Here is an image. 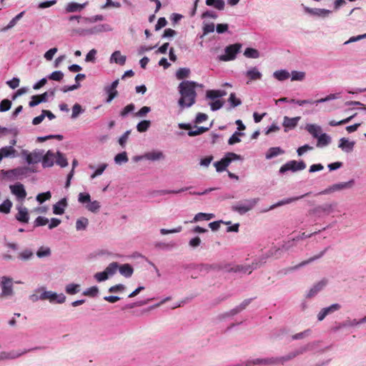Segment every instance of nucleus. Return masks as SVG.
Listing matches in <instances>:
<instances>
[{"instance_id":"obj_54","label":"nucleus","mask_w":366,"mask_h":366,"mask_svg":"<svg viewBox=\"0 0 366 366\" xmlns=\"http://www.w3.org/2000/svg\"><path fill=\"white\" fill-rule=\"evenodd\" d=\"M78 201L81 204L89 203L91 201V197L89 193L81 192L78 196Z\"/></svg>"},{"instance_id":"obj_22","label":"nucleus","mask_w":366,"mask_h":366,"mask_svg":"<svg viewBox=\"0 0 366 366\" xmlns=\"http://www.w3.org/2000/svg\"><path fill=\"white\" fill-rule=\"evenodd\" d=\"M119 270L120 274L125 277H130L134 272V269L129 264H124L121 265L119 267Z\"/></svg>"},{"instance_id":"obj_44","label":"nucleus","mask_w":366,"mask_h":366,"mask_svg":"<svg viewBox=\"0 0 366 366\" xmlns=\"http://www.w3.org/2000/svg\"><path fill=\"white\" fill-rule=\"evenodd\" d=\"M12 203L9 199H6L1 204H0V212L2 213H9Z\"/></svg>"},{"instance_id":"obj_52","label":"nucleus","mask_w":366,"mask_h":366,"mask_svg":"<svg viewBox=\"0 0 366 366\" xmlns=\"http://www.w3.org/2000/svg\"><path fill=\"white\" fill-rule=\"evenodd\" d=\"M135 109V106L134 104H129L127 105L119 113V116L122 117H125L130 112H132Z\"/></svg>"},{"instance_id":"obj_38","label":"nucleus","mask_w":366,"mask_h":366,"mask_svg":"<svg viewBox=\"0 0 366 366\" xmlns=\"http://www.w3.org/2000/svg\"><path fill=\"white\" fill-rule=\"evenodd\" d=\"M80 285L77 284H69L66 287V292L69 295H75L80 291Z\"/></svg>"},{"instance_id":"obj_37","label":"nucleus","mask_w":366,"mask_h":366,"mask_svg":"<svg viewBox=\"0 0 366 366\" xmlns=\"http://www.w3.org/2000/svg\"><path fill=\"white\" fill-rule=\"evenodd\" d=\"M34 256V253L30 249H24L18 254V258L23 261H26Z\"/></svg>"},{"instance_id":"obj_46","label":"nucleus","mask_w":366,"mask_h":366,"mask_svg":"<svg viewBox=\"0 0 366 366\" xmlns=\"http://www.w3.org/2000/svg\"><path fill=\"white\" fill-rule=\"evenodd\" d=\"M189 189V187H184V188H182L180 189H178V190H165V189H163V190H159V191H157L155 192V193L157 194H159V195H164V194H179L182 192H184V191H187Z\"/></svg>"},{"instance_id":"obj_42","label":"nucleus","mask_w":366,"mask_h":366,"mask_svg":"<svg viewBox=\"0 0 366 366\" xmlns=\"http://www.w3.org/2000/svg\"><path fill=\"white\" fill-rule=\"evenodd\" d=\"M211 269L213 270H220V264H200L199 265V270L200 271H206L208 272Z\"/></svg>"},{"instance_id":"obj_26","label":"nucleus","mask_w":366,"mask_h":366,"mask_svg":"<svg viewBox=\"0 0 366 366\" xmlns=\"http://www.w3.org/2000/svg\"><path fill=\"white\" fill-rule=\"evenodd\" d=\"M26 351H24L21 352H18L16 351H11L10 352H1L0 354V360H6V359H14L19 357L22 354L25 353Z\"/></svg>"},{"instance_id":"obj_9","label":"nucleus","mask_w":366,"mask_h":366,"mask_svg":"<svg viewBox=\"0 0 366 366\" xmlns=\"http://www.w3.org/2000/svg\"><path fill=\"white\" fill-rule=\"evenodd\" d=\"M337 206V203H332V204H325L322 205H319L316 207H315L312 210H311V212L316 214H321L322 213L325 214H330V213L333 212L334 208Z\"/></svg>"},{"instance_id":"obj_49","label":"nucleus","mask_w":366,"mask_h":366,"mask_svg":"<svg viewBox=\"0 0 366 366\" xmlns=\"http://www.w3.org/2000/svg\"><path fill=\"white\" fill-rule=\"evenodd\" d=\"M208 130H209L208 127H197L195 130L189 131L188 135L190 137H194V136L202 134Z\"/></svg>"},{"instance_id":"obj_4","label":"nucleus","mask_w":366,"mask_h":366,"mask_svg":"<svg viewBox=\"0 0 366 366\" xmlns=\"http://www.w3.org/2000/svg\"><path fill=\"white\" fill-rule=\"evenodd\" d=\"M256 199H245L243 202H238L232 207V211L237 212L240 214H244L250 211L257 204Z\"/></svg>"},{"instance_id":"obj_28","label":"nucleus","mask_w":366,"mask_h":366,"mask_svg":"<svg viewBox=\"0 0 366 366\" xmlns=\"http://www.w3.org/2000/svg\"><path fill=\"white\" fill-rule=\"evenodd\" d=\"M206 4L214 6L218 10H223L224 8V1L223 0H206Z\"/></svg>"},{"instance_id":"obj_59","label":"nucleus","mask_w":366,"mask_h":366,"mask_svg":"<svg viewBox=\"0 0 366 366\" xmlns=\"http://www.w3.org/2000/svg\"><path fill=\"white\" fill-rule=\"evenodd\" d=\"M40 298L41 300H49L50 301H54L57 298V295L56 293H52L51 292H44L41 295Z\"/></svg>"},{"instance_id":"obj_16","label":"nucleus","mask_w":366,"mask_h":366,"mask_svg":"<svg viewBox=\"0 0 366 366\" xmlns=\"http://www.w3.org/2000/svg\"><path fill=\"white\" fill-rule=\"evenodd\" d=\"M310 194V193H306L305 194H302L301 196H299V197H291V198H287V199H282L280 202H278L277 204H274L273 205H272L269 208V209H273L277 207H280V206H282L284 204H290L293 202H295L297 200H299L300 199H302L304 198L305 197H307Z\"/></svg>"},{"instance_id":"obj_41","label":"nucleus","mask_w":366,"mask_h":366,"mask_svg":"<svg viewBox=\"0 0 366 366\" xmlns=\"http://www.w3.org/2000/svg\"><path fill=\"white\" fill-rule=\"evenodd\" d=\"M274 76L279 81H283L290 77V74L285 70H280L274 73Z\"/></svg>"},{"instance_id":"obj_60","label":"nucleus","mask_w":366,"mask_h":366,"mask_svg":"<svg viewBox=\"0 0 366 366\" xmlns=\"http://www.w3.org/2000/svg\"><path fill=\"white\" fill-rule=\"evenodd\" d=\"M105 91L108 94V97L107 99V103H110L118 94L117 90H111L108 86L105 87Z\"/></svg>"},{"instance_id":"obj_36","label":"nucleus","mask_w":366,"mask_h":366,"mask_svg":"<svg viewBox=\"0 0 366 366\" xmlns=\"http://www.w3.org/2000/svg\"><path fill=\"white\" fill-rule=\"evenodd\" d=\"M244 55L247 58L257 59L259 56V52L255 49L247 48L244 52Z\"/></svg>"},{"instance_id":"obj_8","label":"nucleus","mask_w":366,"mask_h":366,"mask_svg":"<svg viewBox=\"0 0 366 366\" xmlns=\"http://www.w3.org/2000/svg\"><path fill=\"white\" fill-rule=\"evenodd\" d=\"M2 292L1 296H9L13 294L12 290V280L6 277H1L0 281Z\"/></svg>"},{"instance_id":"obj_15","label":"nucleus","mask_w":366,"mask_h":366,"mask_svg":"<svg viewBox=\"0 0 366 366\" xmlns=\"http://www.w3.org/2000/svg\"><path fill=\"white\" fill-rule=\"evenodd\" d=\"M54 154L49 150L41 158L42 165L44 167H49L54 165Z\"/></svg>"},{"instance_id":"obj_14","label":"nucleus","mask_w":366,"mask_h":366,"mask_svg":"<svg viewBox=\"0 0 366 366\" xmlns=\"http://www.w3.org/2000/svg\"><path fill=\"white\" fill-rule=\"evenodd\" d=\"M257 264H255V266H254V264L253 263L252 265H247V266L235 265V266H234V267L227 269V272H244V273L248 272L249 274H250L252 272V269L257 268Z\"/></svg>"},{"instance_id":"obj_45","label":"nucleus","mask_w":366,"mask_h":366,"mask_svg":"<svg viewBox=\"0 0 366 366\" xmlns=\"http://www.w3.org/2000/svg\"><path fill=\"white\" fill-rule=\"evenodd\" d=\"M129 160L127 152H123L122 153H119L117 154L114 157V161L117 164H122V163H126Z\"/></svg>"},{"instance_id":"obj_21","label":"nucleus","mask_w":366,"mask_h":366,"mask_svg":"<svg viewBox=\"0 0 366 366\" xmlns=\"http://www.w3.org/2000/svg\"><path fill=\"white\" fill-rule=\"evenodd\" d=\"M246 76L249 81L261 79L262 75L257 67H252L246 72Z\"/></svg>"},{"instance_id":"obj_35","label":"nucleus","mask_w":366,"mask_h":366,"mask_svg":"<svg viewBox=\"0 0 366 366\" xmlns=\"http://www.w3.org/2000/svg\"><path fill=\"white\" fill-rule=\"evenodd\" d=\"M150 125L151 122L149 120H143L137 124V129L139 132H144L148 130Z\"/></svg>"},{"instance_id":"obj_17","label":"nucleus","mask_w":366,"mask_h":366,"mask_svg":"<svg viewBox=\"0 0 366 366\" xmlns=\"http://www.w3.org/2000/svg\"><path fill=\"white\" fill-rule=\"evenodd\" d=\"M127 60V57L124 55H122L121 52L119 51H115L110 57V62L111 63H116L121 66H123L125 64Z\"/></svg>"},{"instance_id":"obj_50","label":"nucleus","mask_w":366,"mask_h":366,"mask_svg":"<svg viewBox=\"0 0 366 366\" xmlns=\"http://www.w3.org/2000/svg\"><path fill=\"white\" fill-rule=\"evenodd\" d=\"M50 254L51 250L49 247H41L36 252V255L39 258L49 257Z\"/></svg>"},{"instance_id":"obj_20","label":"nucleus","mask_w":366,"mask_h":366,"mask_svg":"<svg viewBox=\"0 0 366 366\" xmlns=\"http://www.w3.org/2000/svg\"><path fill=\"white\" fill-rule=\"evenodd\" d=\"M66 199H61L59 202L53 206V212L55 214L61 215L64 213V207H66Z\"/></svg>"},{"instance_id":"obj_48","label":"nucleus","mask_w":366,"mask_h":366,"mask_svg":"<svg viewBox=\"0 0 366 366\" xmlns=\"http://www.w3.org/2000/svg\"><path fill=\"white\" fill-rule=\"evenodd\" d=\"M89 221L86 218L83 217L77 219L76 222V228L77 230L85 229L86 226L88 225Z\"/></svg>"},{"instance_id":"obj_3","label":"nucleus","mask_w":366,"mask_h":366,"mask_svg":"<svg viewBox=\"0 0 366 366\" xmlns=\"http://www.w3.org/2000/svg\"><path fill=\"white\" fill-rule=\"evenodd\" d=\"M242 159L240 155L233 152H228L220 161L216 162L214 165L218 172H223L229 164L234 160Z\"/></svg>"},{"instance_id":"obj_32","label":"nucleus","mask_w":366,"mask_h":366,"mask_svg":"<svg viewBox=\"0 0 366 366\" xmlns=\"http://www.w3.org/2000/svg\"><path fill=\"white\" fill-rule=\"evenodd\" d=\"M56 163L61 167H65L68 165V162L65 156L61 153L60 152H56V155L55 156Z\"/></svg>"},{"instance_id":"obj_31","label":"nucleus","mask_w":366,"mask_h":366,"mask_svg":"<svg viewBox=\"0 0 366 366\" xmlns=\"http://www.w3.org/2000/svg\"><path fill=\"white\" fill-rule=\"evenodd\" d=\"M284 151L281 149L280 147H271L269 149L266 154L267 159H272L274 157H277L279 154H283Z\"/></svg>"},{"instance_id":"obj_57","label":"nucleus","mask_w":366,"mask_h":366,"mask_svg":"<svg viewBox=\"0 0 366 366\" xmlns=\"http://www.w3.org/2000/svg\"><path fill=\"white\" fill-rule=\"evenodd\" d=\"M355 115H352L346 119H344L342 120H340V121H335V120H331L330 122H329V124L332 127H335V126H338V125H342V124H347L349 122L351 121V119L354 117Z\"/></svg>"},{"instance_id":"obj_12","label":"nucleus","mask_w":366,"mask_h":366,"mask_svg":"<svg viewBox=\"0 0 366 366\" xmlns=\"http://www.w3.org/2000/svg\"><path fill=\"white\" fill-rule=\"evenodd\" d=\"M300 119V117L293 118L285 117L282 123V125L285 127V132H287L289 129H295L297 127Z\"/></svg>"},{"instance_id":"obj_13","label":"nucleus","mask_w":366,"mask_h":366,"mask_svg":"<svg viewBox=\"0 0 366 366\" xmlns=\"http://www.w3.org/2000/svg\"><path fill=\"white\" fill-rule=\"evenodd\" d=\"M327 280L325 279L322 280L315 284L309 291L307 297L311 298L316 295L320 290H322L327 285Z\"/></svg>"},{"instance_id":"obj_33","label":"nucleus","mask_w":366,"mask_h":366,"mask_svg":"<svg viewBox=\"0 0 366 366\" xmlns=\"http://www.w3.org/2000/svg\"><path fill=\"white\" fill-rule=\"evenodd\" d=\"M144 157L149 160L155 161L164 157L162 152H151L146 153Z\"/></svg>"},{"instance_id":"obj_61","label":"nucleus","mask_w":366,"mask_h":366,"mask_svg":"<svg viewBox=\"0 0 366 366\" xmlns=\"http://www.w3.org/2000/svg\"><path fill=\"white\" fill-rule=\"evenodd\" d=\"M242 135H243L242 133L235 132L229 139L228 144L232 145L235 143L239 142L241 139L239 138V137Z\"/></svg>"},{"instance_id":"obj_63","label":"nucleus","mask_w":366,"mask_h":366,"mask_svg":"<svg viewBox=\"0 0 366 366\" xmlns=\"http://www.w3.org/2000/svg\"><path fill=\"white\" fill-rule=\"evenodd\" d=\"M99 292L97 287L94 286L83 292V295L89 297H95Z\"/></svg>"},{"instance_id":"obj_6","label":"nucleus","mask_w":366,"mask_h":366,"mask_svg":"<svg viewBox=\"0 0 366 366\" xmlns=\"http://www.w3.org/2000/svg\"><path fill=\"white\" fill-rule=\"evenodd\" d=\"M44 152L41 150H34L29 152L27 150H23L21 154L26 157L28 164H36L41 162Z\"/></svg>"},{"instance_id":"obj_24","label":"nucleus","mask_w":366,"mask_h":366,"mask_svg":"<svg viewBox=\"0 0 366 366\" xmlns=\"http://www.w3.org/2000/svg\"><path fill=\"white\" fill-rule=\"evenodd\" d=\"M16 152V149L11 146L4 147L0 149V155L2 159L5 157H14Z\"/></svg>"},{"instance_id":"obj_39","label":"nucleus","mask_w":366,"mask_h":366,"mask_svg":"<svg viewBox=\"0 0 366 366\" xmlns=\"http://www.w3.org/2000/svg\"><path fill=\"white\" fill-rule=\"evenodd\" d=\"M190 74V70L188 68H180L177 70L176 76L178 79L187 78Z\"/></svg>"},{"instance_id":"obj_53","label":"nucleus","mask_w":366,"mask_h":366,"mask_svg":"<svg viewBox=\"0 0 366 366\" xmlns=\"http://www.w3.org/2000/svg\"><path fill=\"white\" fill-rule=\"evenodd\" d=\"M51 194L50 192L40 193L36 196V200L40 203H43L46 200L50 199Z\"/></svg>"},{"instance_id":"obj_40","label":"nucleus","mask_w":366,"mask_h":366,"mask_svg":"<svg viewBox=\"0 0 366 366\" xmlns=\"http://www.w3.org/2000/svg\"><path fill=\"white\" fill-rule=\"evenodd\" d=\"M29 171V169L28 167H18L12 169L11 172L16 177H19L21 176L26 175Z\"/></svg>"},{"instance_id":"obj_29","label":"nucleus","mask_w":366,"mask_h":366,"mask_svg":"<svg viewBox=\"0 0 366 366\" xmlns=\"http://www.w3.org/2000/svg\"><path fill=\"white\" fill-rule=\"evenodd\" d=\"M317 147H325L330 143V137L327 134H322L317 138Z\"/></svg>"},{"instance_id":"obj_10","label":"nucleus","mask_w":366,"mask_h":366,"mask_svg":"<svg viewBox=\"0 0 366 366\" xmlns=\"http://www.w3.org/2000/svg\"><path fill=\"white\" fill-rule=\"evenodd\" d=\"M10 189L12 194H14L18 199L23 200L26 196V192L24 187V185L21 183H17L10 186Z\"/></svg>"},{"instance_id":"obj_47","label":"nucleus","mask_w":366,"mask_h":366,"mask_svg":"<svg viewBox=\"0 0 366 366\" xmlns=\"http://www.w3.org/2000/svg\"><path fill=\"white\" fill-rule=\"evenodd\" d=\"M228 102L232 107H236L242 104V101L236 97L234 93H231L228 99Z\"/></svg>"},{"instance_id":"obj_43","label":"nucleus","mask_w":366,"mask_h":366,"mask_svg":"<svg viewBox=\"0 0 366 366\" xmlns=\"http://www.w3.org/2000/svg\"><path fill=\"white\" fill-rule=\"evenodd\" d=\"M86 208L92 212H97L100 208V204L97 200H94L93 202L90 201L86 204Z\"/></svg>"},{"instance_id":"obj_64","label":"nucleus","mask_w":366,"mask_h":366,"mask_svg":"<svg viewBox=\"0 0 366 366\" xmlns=\"http://www.w3.org/2000/svg\"><path fill=\"white\" fill-rule=\"evenodd\" d=\"M151 111L149 107L144 106L142 107L137 112H136L134 116L137 117H142L147 115Z\"/></svg>"},{"instance_id":"obj_62","label":"nucleus","mask_w":366,"mask_h":366,"mask_svg":"<svg viewBox=\"0 0 366 366\" xmlns=\"http://www.w3.org/2000/svg\"><path fill=\"white\" fill-rule=\"evenodd\" d=\"M49 223V219L44 217H38L34 221V227L44 226Z\"/></svg>"},{"instance_id":"obj_58","label":"nucleus","mask_w":366,"mask_h":366,"mask_svg":"<svg viewBox=\"0 0 366 366\" xmlns=\"http://www.w3.org/2000/svg\"><path fill=\"white\" fill-rule=\"evenodd\" d=\"M11 102L9 99H4L0 102V112H4L10 109Z\"/></svg>"},{"instance_id":"obj_7","label":"nucleus","mask_w":366,"mask_h":366,"mask_svg":"<svg viewBox=\"0 0 366 366\" xmlns=\"http://www.w3.org/2000/svg\"><path fill=\"white\" fill-rule=\"evenodd\" d=\"M306 168V164L303 161H300L299 162L295 160L290 161L285 164L282 165L280 167V172L284 173L287 171L291 170L292 172H296L299 170H302Z\"/></svg>"},{"instance_id":"obj_19","label":"nucleus","mask_w":366,"mask_h":366,"mask_svg":"<svg viewBox=\"0 0 366 366\" xmlns=\"http://www.w3.org/2000/svg\"><path fill=\"white\" fill-rule=\"evenodd\" d=\"M18 210V213L16 216V219L21 222L27 223L29 219L27 209L26 207H19Z\"/></svg>"},{"instance_id":"obj_18","label":"nucleus","mask_w":366,"mask_h":366,"mask_svg":"<svg viewBox=\"0 0 366 366\" xmlns=\"http://www.w3.org/2000/svg\"><path fill=\"white\" fill-rule=\"evenodd\" d=\"M354 145V142H350L348 139L343 137L340 140L339 147L345 152H350L353 150Z\"/></svg>"},{"instance_id":"obj_51","label":"nucleus","mask_w":366,"mask_h":366,"mask_svg":"<svg viewBox=\"0 0 366 366\" xmlns=\"http://www.w3.org/2000/svg\"><path fill=\"white\" fill-rule=\"evenodd\" d=\"M119 264L117 262H112L107 267L105 271L107 272L109 276L113 275L117 272Z\"/></svg>"},{"instance_id":"obj_2","label":"nucleus","mask_w":366,"mask_h":366,"mask_svg":"<svg viewBox=\"0 0 366 366\" xmlns=\"http://www.w3.org/2000/svg\"><path fill=\"white\" fill-rule=\"evenodd\" d=\"M305 350L301 351H295L288 354L286 356L280 357H271V358H264V359H256L253 361H248L245 366H251L258 364L263 365H277L282 364L283 365L285 362L289 361L296 356L302 354Z\"/></svg>"},{"instance_id":"obj_23","label":"nucleus","mask_w":366,"mask_h":366,"mask_svg":"<svg viewBox=\"0 0 366 366\" xmlns=\"http://www.w3.org/2000/svg\"><path fill=\"white\" fill-rule=\"evenodd\" d=\"M327 250V247L325 248L323 251L320 252L318 254L315 255V256L309 258L307 260L302 261L299 264L296 265L294 268L297 269V268L303 267L309 263H311L316 259L321 258L325 254V253L326 252Z\"/></svg>"},{"instance_id":"obj_34","label":"nucleus","mask_w":366,"mask_h":366,"mask_svg":"<svg viewBox=\"0 0 366 366\" xmlns=\"http://www.w3.org/2000/svg\"><path fill=\"white\" fill-rule=\"evenodd\" d=\"M214 217V216L213 214L199 212L194 216V217L193 219V222H196L202 221L204 219L210 220Z\"/></svg>"},{"instance_id":"obj_56","label":"nucleus","mask_w":366,"mask_h":366,"mask_svg":"<svg viewBox=\"0 0 366 366\" xmlns=\"http://www.w3.org/2000/svg\"><path fill=\"white\" fill-rule=\"evenodd\" d=\"M63 77L64 74L61 71H55L48 76L49 79L57 81H60Z\"/></svg>"},{"instance_id":"obj_1","label":"nucleus","mask_w":366,"mask_h":366,"mask_svg":"<svg viewBox=\"0 0 366 366\" xmlns=\"http://www.w3.org/2000/svg\"><path fill=\"white\" fill-rule=\"evenodd\" d=\"M197 82L192 81H184L179 85V92L181 97L178 104L181 108L190 107L196 102L197 92L195 89L198 86Z\"/></svg>"},{"instance_id":"obj_5","label":"nucleus","mask_w":366,"mask_h":366,"mask_svg":"<svg viewBox=\"0 0 366 366\" xmlns=\"http://www.w3.org/2000/svg\"><path fill=\"white\" fill-rule=\"evenodd\" d=\"M241 47L242 44L239 43L227 46L224 49L225 54L221 55L219 56V60L223 61H228L234 59Z\"/></svg>"},{"instance_id":"obj_27","label":"nucleus","mask_w":366,"mask_h":366,"mask_svg":"<svg viewBox=\"0 0 366 366\" xmlns=\"http://www.w3.org/2000/svg\"><path fill=\"white\" fill-rule=\"evenodd\" d=\"M307 11L313 15L326 16L330 14V11L325 9H307Z\"/></svg>"},{"instance_id":"obj_30","label":"nucleus","mask_w":366,"mask_h":366,"mask_svg":"<svg viewBox=\"0 0 366 366\" xmlns=\"http://www.w3.org/2000/svg\"><path fill=\"white\" fill-rule=\"evenodd\" d=\"M306 129L308 132L313 136V137L317 138L320 136L319 134L321 132L320 127L315 124H308L307 125Z\"/></svg>"},{"instance_id":"obj_25","label":"nucleus","mask_w":366,"mask_h":366,"mask_svg":"<svg viewBox=\"0 0 366 366\" xmlns=\"http://www.w3.org/2000/svg\"><path fill=\"white\" fill-rule=\"evenodd\" d=\"M86 4H80L76 2H70L66 6V12L71 13L81 11L83 9Z\"/></svg>"},{"instance_id":"obj_55","label":"nucleus","mask_w":366,"mask_h":366,"mask_svg":"<svg viewBox=\"0 0 366 366\" xmlns=\"http://www.w3.org/2000/svg\"><path fill=\"white\" fill-rule=\"evenodd\" d=\"M24 14V11H22V12L19 13V14H17L14 18H13L9 21L8 25L4 28V30L9 29L12 28L13 26H14L15 24H16V22L23 16Z\"/></svg>"},{"instance_id":"obj_11","label":"nucleus","mask_w":366,"mask_h":366,"mask_svg":"<svg viewBox=\"0 0 366 366\" xmlns=\"http://www.w3.org/2000/svg\"><path fill=\"white\" fill-rule=\"evenodd\" d=\"M341 307L340 305L336 303L330 305V307L323 308L317 315V319L319 321H322L327 315L331 314L335 311H337Z\"/></svg>"}]
</instances>
